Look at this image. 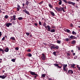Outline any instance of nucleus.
Here are the masks:
<instances>
[{"label": "nucleus", "mask_w": 80, "mask_h": 80, "mask_svg": "<svg viewBox=\"0 0 80 80\" xmlns=\"http://www.w3.org/2000/svg\"><path fill=\"white\" fill-rule=\"evenodd\" d=\"M56 53H57V52H53V55H54L55 56H57V54H56Z\"/></svg>", "instance_id": "393cba45"}, {"label": "nucleus", "mask_w": 80, "mask_h": 80, "mask_svg": "<svg viewBox=\"0 0 80 80\" xmlns=\"http://www.w3.org/2000/svg\"><path fill=\"white\" fill-rule=\"evenodd\" d=\"M22 11L24 12L25 13H26V14H27V15H30V12H29L27 11V9H26L23 10Z\"/></svg>", "instance_id": "39448f33"}, {"label": "nucleus", "mask_w": 80, "mask_h": 80, "mask_svg": "<svg viewBox=\"0 0 80 80\" xmlns=\"http://www.w3.org/2000/svg\"><path fill=\"white\" fill-rule=\"evenodd\" d=\"M78 28H80V26H78ZM79 30L80 31V30Z\"/></svg>", "instance_id": "69168bd1"}, {"label": "nucleus", "mask_w": 80, "mask_h": 80, "mask_svg": "<svg viewBox=\"0 0 80 80\" xmlns=\"http://www.w3.org/2000/svg\"><path fill=\"white\" fill-rule=\"evenodd\" d=\"M10 39L12 41H15V38L14 37H11L10 38Z\"/></svg>", "instance_id": "2eb2a0df"}, {"label": "nucleus", "mask_w": 80, "mask_h": 80, "mask_svg": "<svg viewBox=\"0 0 80 80\" xmlns=\"http://www.w3.org/2000/svg\"><path fill=\"white\" fill-rule=\"evenodd\" d=\"M30 35V37H32V35L31 33V35Z\"/></svg>", "instance_id": "13d9d810"}, {"label": "nucleus", "mask_w": 80, "mask_h": 80, "mask_svg": "<svg viewBox=\"0 0 80 80\" xmlns=\"http://www.w3.org/2000/svg\"><path fill=\"white\" fill-rule=\"evenodd\" d=\"M71 43L72 44V45H75V44L76 43V41H75V40H73L71 42Z\"/></svg>", "instance_id": "a211bd4d"}, {"label": "nucleus", "mask_w": 80, "mask_h": 80, "mask_svg": "<svg viewBox=\"0 0 80 80\" xmlns=\"http://www.w3.org/2000/svg\"><path fill=\"white\" fill-rule=\"evenodd\" d=\"M5 72V71L4 70L2 71V72L3 73H4Z\"/></svg>", "instance_id": "338daca9"}, {"label": "nucleus", "mask_w": 80, "mask_h": 80, "mask_svg": "<svg viewBox=\"0 0 80 80\" xmlns=\"http://www.w3.org/2000/svg\"><path fill=\"white\" fill-rule=\"evenodd\" d=\"M58 48H59V46H56V47H55V49H56V50H57Z\"/></svg>", "instance_id": "c85d7f7f"}, {"label": "nucleus", "mask_w": 80, "mask_h": 80, "mask_svg": "<svg viewBox=\"0 0 80 80\" xmlns=\"http://www.w3.org/2000/svg\"><path fill=\"white\" fill-rule=\"evenodd\" d=\"M57 43H59V44H60L61 43V41L60 40H58L57 41Z\"/></svg>", "instance_id": "4c0bfd02"}, {"label": "nucleus", "mask_w": 80, "mask_h": 80, "mask_svg": "<svg viewBox=\"0 0 80 80\" xmlns=\"http://www.w3.org/2000/svg\"><path fill=\"white\" fill-rule=\"evenodd\" d=\"M8 17V15H6L4 16V18H5L6 19H7Z\"/></svg>", "instance_id": "473e14b6"}, {"label": "nucleus", "mask_w": 80, "mask_h": 80, "mask_svg": "<svg viewBox=\"0 0 80 80\" xmlns=\"http://www.w3.org/2000/svg\"><path fill=\"white\" fill-rule=\"evenodd\" d=\"M66 32H68V33H70V30L68 29H66Z\"/></svg>", "instance_id": "72a5a7b5"}, {"label": "nucleus", "mask_w": 80, "mask_h": 80, "mask_svg": "<svg viewBox=\"0 0 80 80\" xmlns=\"http://www.w3.org/2000/svg\"><path fill=\"white\" fill-rule=\"evenodd\" d=\"M29 2L28 1H27L26 3V5L28 6V4H29Z\"/></svg>", "instance_id": "2f4dec72"}, {"label": "nucleus", "mask_w": 80, "mask_h": 80, "mask_svg": "<svg viewBox=\"0 0 80 80\" xmlns=\"http://www.w3.org/2000/svg\"><path fill=\"white\" fill-rule=\"evenodd\" d=\"M11 20H16V16L14 15L12 16L11 17Z\"/></svg>", "instance_id": "20e7f679"}, {"label": "nucleus", "mask_w": 80, "mask_h": 80, "mask_svg": "<svg viewBox=\"0 0 80 80\" xmlns=\"http://www.w3.org/2000/svg\"><path fill=\"white\" fill-rule=\"evenodd\" d=\"M16 50H18V49H19V48H18V47H16L15 48Z\"/></svg>", "instance_id": "8fccbe9b"}, {"label": "nucleus", "mask_w": 80, "mask_h": 80, "mask_svg": "<svg viewBox=\"0 0 80 80\" xmlns=\"http://www.w3.org/2000/svg\"><path fill=\"white\" fill-rule=\"evenodd\" d=\"M22 6H23V7H24V6H25V4L23 3L22 4Z\"/></svg>", "instance_id": "052dcab7"}, {"label": "nucleus", "mask_w": 80, "mask_h": 80, "mask_svg": "<svg viewBox=\"0 0 80 80\" xmlns=\"http://www.w3.org/2000/svg\"><path fill=\"white\" fill-rule=\"evenodd\" d=\"M20 8H17V11L18 12V11H19V10H20Z\"/></svg>", "instance_id": "c03bdc74"}, {"label": "nucleus", "mask_w": 80, "mask_h": 80, "mask_svg": "<svg viewBox=\"0 0 80 80\" xmlns=\"http://www.w3.org/2000/svg\"><path fill=\"white\" fill-rule=\"evenodd\" d=\"M71 4H72V5H73L74 6V5H75V3L73 2H72Z\"/></svg>", "instance_id": "79ce46f5"}, {"label": "nucleus", "mask_w": 80, "mask_h": 80, "mask_svg": "<svg viewBox=\"0 0 80 80\" xmlns=\"http://www.w3.org/2000/svg\"><path fill=\"white\" fill-rule=\"evenodd\" d=\"M11 61H12L13 62H15V59H12L11 60Z\"/></svg>", "instance_id": "58836bf2"}, {"label": "nucleus", "mask_w": 80, "mask_h": 80, "mask_svg": "<svg viewBox=\"0 0 80 80\" xmlns=\"http://www.w3.org/2000/svg\"><path fill=\"white\" fill-rule=\"evenodd\" d=\"M17 8H20L21 7H20V6H19V5H18V4L17 5Z\"/></svg>", "instance_id": "e433bc0d"}, {"label": "nucleus", "mask_w": 80, "mask_h": 80, "mask_svg": "<svg viewBox=\"0 0 80 80\" xmlns=\"http://www.w3.org/2000/svg\"><path fill=\"white\" fill-rule=\"evenodd\" d=\"M12 25V23L9 22L8 23H7L6 25L5 26H7V27H9L10 25Z\"/></svg>", "instance_id": "6e6552de"}, {"label": "nucleus", "mask_w": 80, "mask_h": 80, "mask_svg": "<svg viewBox=\"0 0 80 80\" xmlns=\"http://www.w3.org/2000/svg\"><path fill=\"white\" fill-rule=\"evenodd\" d=\"M48 6L51 8H53V6L51 4H49Z\"/></svg>", "instance_id": "4be33fe9"}, {"label": "nucleus", "mask_w": 80, "mask_h": 80, "mask_svg": "<svg viewBox=\"0 0 80 80\" xmlns=\"http://www.w3.org/2000/svg\"><path fill=\"white\" fill-rule=\"evenodd\" d=\"M65 5H64V4H62V6L63 7H64V6H65Z\"/></svg>", "instance_id": "6e6d98bb"}, {"label": "nucleus", "mask_w": 80, "mask_h": 80, "mask_svg": "<svg viewBox=\"0 0 80 80\" xmlns=\"http://www.w3.org/2000/svg\"><path fill=\"white\" fill-rule=\"evenodd\" d=\"M2 13V11L1 9H0V13Z\"/></svg>", "instance_id": "4d7b16f0"}, {"label": "nucleus", "mask_w": 80, "mask_h": 80, "mask_svg": "<svg viewBox=\"0 0 80 80\" xmlns=\"http://www.w3.org/2000/svg\"><path fill=\"white\" fill-rule=\"evenodd\" d=\"M65 40L66 42H68V41H69V39L68 38H66L65 39Z\"/></svg>", "instance_id": "ea45409f"}, {"label": "nucleus", "mask_w": 80, "mask_h": 80, "mask_svg": "<svg viewBox=\"0 0 80 80\" xmlns=\"http://www.w3.org/2000/svg\"><path fill=\"white\" fill-rule=\"evenodd\" d=\"M53 65H54L55 67H58L59 68H61L62 67V65H61V66H59V65H59V64L56 63L54 64Z\"/></svg>", "instance_id": "0eeeda50"}, {"label": "nucleus", "mask_w": 80, "mask_h": 80, "mask_svg": "<svg viewBox=\"0 0 80 80\" xmlns=\"http://www.w3.org/2000/svg\"><path fill=\"white\" fill-rule=\"evenodd\" d=\"M45 76H46V74H41V77L43 78L45 77Z\"/></svg>", "instance_id": "6ab92c4d"}, {"label": "nucleus", "mask_w": 80, "mask_h": 80, "mask_svg": "<svg viewBox=\"0 0 80 80\" xmlns=\"http://www.w3.org/2000/svg\"><path fill=\"white\" fill-rule=\"evenodd\" d=\"M19 20H23V18L22 17H20L18 18Z\"/></svg>", "instance_id": "bb28decb"}, {"label": "nucleus", "mask_w": 80, "mask_h": 80, "mask_svg": "<svg viewBox=\"0 0 80 80\" xmlns=\"http://www.w3.org/2000/svg\"><path fill=\"white\" fill-rule=\"evenodd\" d=\"M27 52H31V51H32V49H28L27 50Z\"/></svg>", "instance_id": "7c9ffc66"}, {"label": "nucleus", "mask_w": 80, "mask_h": 80, "mask_svg": "<svg viewBox=\"0 0 80 80\" xmlns=\"http://www.w3.org/2000/svg\"><path fill=\"white\" fill-rule=\"evenodd\" d=\"M72 2L69 1L68 2V4H72Z\"/></svg>", "instance_id": "37998d69"}, {"label": "nucleus", "mask_w": 80, "mask_h": 80, "mask_svg": "<svg viewBox=\"0 0 80 80\" xmlns=\"http://www.w3.org/2000/svg\"><path fill=\"white\" fill-rule=\"evenodd\" d=\"M55 8L58 12H62V10L64 12H65V10H64V9H63V8L60 7L58 8L57 7H56Z\"/></svg>", "instance_id": "f257e3e1"}, {"label": "nucleus", "mask_w": 80, "mask_h": 80, "mask_svg": "<svg viewBox=\"0 0 80 80\" xmlns=\"http://www.w3.org/2000/svg\"><path fill=\"white\" fill-rule=\"evenodd\" d=\"M78 50H80V47H78Z\"/></svg>", "instance_id": "680f3d73"}, {"label": "nucleus", "mask_w": 80, "mask_h": 80, "mask_svg": "<svg viewBox=\"0 0 80 80\" xmlns=\"http://www.w3.org/2000/svg\"><path fill=\"white\" fill-rule=\"evenodd\" d=\"M77 58V56H75L74 57V58Z\"/></svg>", "instance_id": "bf43d9fd"}, {"label": "nucleus", "mask_w": 80, "mask_h": 80, "mask_svg": "<svg viewBox=\"0 0 80 80\" xmlns=\"http://www.w3.org/2000/svg\"><path fill=\"white\" fill-rule=\"evenodd\" d=\"M59 1H60L58 2L59 5H62V0H59Z\"/></svg>", "instance_id": "cd10ccee"}, {"label": "nucleus", "mask_w": 80, "mask_h": 80, "mask_svg": "<svg viewBox=\"0 0 80 80\" xmlns=\"http://www.w3.org/2000/svg\"><path fill=\"white\" fill-rule=\"evenodd\" d=\"M27 56L29 57H31L32 56V55L31 53H28L27 55Z\"/></svg>", "instance_id": "aec40b11"}, {"label": "nucleus", "mask_w": 80, "mask_h": 80, "mask_svg": "<svg viewBox=\"0 0 80 80\" xmlns=\"http://www.w3.org/2000/svg\"><path fill=\"white\" fill-rule=\"evenodd\" d=\"M2 35V32H0V37H1V36Z\"/></svg>", "instance_id": "864d4df0"}, {"label": "nucleus", "mask_w": 80, "mask_h": 80, "mask_svg": "<svg viewBox=\"0 0 80 80\" xmlns=\"http://www.w3.org/2000/svg\"><path fill=\"white\" fill-rule=\"evenodd\" d=\"M71 52H72V53L73 52V50H72Z\"/></svg>", "instance_id": "0e129e2a"}, {"label": "nucleus", "mask_w": 80, "mask_h": 80, "mask_svg": "<svg viewBox=\"0 0 80 80\" xmlns=\"http://www.w3.org/2000/svg\"><path fill=\"white\" fill-rule=\"evenodd\" d=\"M72 55H73V56H74V55H75V53H73Z\"/></svg>", "instance_id": "5fc2aeb1"}, {"label": "nucleus", "mask_w": 80, "mask_h": 80, "mask_svg": "<svg viewBox=\"0 0 80 80\" xmlns=\"http://www.w3.org/2000/svg\"><path fill=\"white\" fill-rule=\"evenodd\" d=\"M39 24L40 25H42V22L40 21H39Z\"/></svg>", "instance_id": "a18cd8bd"}, {"label": "nucleus", "mask_w": 80, "mask_h": 80, "mask_svg": "<svg viewBox=\"0 0 80 80\" xmlns=\"http://www.w3.org/2000/svg\"><path fill=\"white\" fill-rule=\"evenodd\" d=\"M34 25H35V26H38V24H37V23H35L34 24Z\"/></svg>", "instance_id": "09e8293b"}, {"label": "nucleus", "mask_w": 80, "mask_h": 80, "mask_svg": "<svg viewBox=\"0 0 80 80\" xmlns=\"http://www.w3.org/2000/svg\"><path fill=\"white\" fill-rule=\"evenodd\" d=\"M67 55L68 56H70L71 55L69 53H67Z\"/></svg>", "instance_id": "3c124183"}, {"label": "nucleus", "mask_w": 80, "mask_h": 80, "mask_svg": "<svg viewBox=\"0 0 80 80\" xmlns=\"http://www.w3.org/2000/svg\"><path fill=\"white\" fill-rule=\"evenodd\" d=\"M62 8H63V9H64V8H65V9H67V8H66V6H64V7H63Z\"/></svg>", "instance_id": "de8ad7c7"}, {"label": "nucleus", "mask_w": 80, "mask_h": 80, "mask_svg": "<svg viewBox=\"0 0 80 80\" xmlns=\"http://www.w3.org/2000/svg\"><path fill=\"white\" fill-rule=\"evenodd\" d=\"M5 37L6 38H7V36H5L4 37V38Z\"/></svg>", "instance_id": "e2e57ef3"}, {"label": "nucleus", "mask_w": 80, "mask_h": 80, "mask_svg": "<svg viewBox=\"0 0 80 80\" xmlns=\"http://www.w3.org/2000/svg\"><path fill=\"white\" fill-rule=\"evenodd\" d=\"M7 77V74H5L4 75H3L2 76H0V78H1L2 79H5Z\"/></svg>", "instance_id": "423d86ee"}, {"label": "nucleus", "mask_w": 80, "mask_h": 80, "mask_svg": "<svg viewBox=\"0 0 80 80\" xmlns=\"http://www.w3.org/2000/svg\"><path fill=\"white\" fill-rule=\"evenodd\" d=\"M63 68H67V64H63Z\"/></svg>", "instance_id": "5701e85b"}, {"label": "nucleus", "mask_w": 80, "mask_h": 80, "mask_svg": "<svg viewBox=\"0 0 80 80\" xmlns=\"http://www.w3.org/2000/svg\"><path fill=\"white\" fill-rule=\"evenodd\" d=\"M30 73L31 75H33V76H34V78H37V77H38V74L35 73V72L30 71Z\"/></svg>", "instance_id": "f03ea898"}, {"label": "nucleus", "mask_w": 80, "mask_h": 80, "mask_svg": "<svg viewBox=\"0 0 80 80\" xmlns=\"http://www.w3.org/2000/svg\"><path fill=\"white\" fill-rule=\"evenodd\" d=\"M77 67L78 69H79V70H80V67H78V66H77Z\"/></svg>", "instance_id": "603ef678"}, {"label": "nucleus", "mask_w": 80, "mask_h": 80, "mask_svg": "<svg viewBox=\"0 0 80 80\" xmlns=\"http://www.w3.org/2000/svg\"><path fill=\"white\" fill-rule=\"evenodd\" d=\"M70 38H71V39H77V38L73 35H71L70 36Z\"/></svg>", "instance_id": "1a4fd4ad"}, {"label": "nucleus", "mask_w": 80, "mask_h": 80, "mask_svg": "<svg viewBox=\"0 0 80 80\" xmlns=\"http://www.w3.org/2000/svg\"><path fill=\"white\" fill-rule=\"evenodd\" d=\"M2 52V54H4L5 53V51L4 50L2 49V48H0V52Z\"/></svg>", "instance_id": "4468645a"}, {"label": "nucleus", "mask_w": 80, "mask_h": 80, "mask_svg": "<svg viewBox=\"0 0 80 80\" xmlns=\"http://www.w3.org/2000/svg\"><path fill=\"white\" fill-rule=\"evenodd\" d=\"M43 26L44 27H45V28H46V30H48V26H50L49 25H47V26H46V23L44 22V25H43Z\"/></svg>", "instance_id": "f8f14e48"}, {"label": "nucleus", "mask_w": 80, "mask_h": 80, "mask_svg": "<svg viewBox=\"0 0 80 80\" xmlns=\"http://www.w3.org/2000/svg\"><path fill=\"white\" fill-rule=\"evenodd\" d=\"M76 7V8H78V6H76V7Z\"/></svg>", "instance_id": "774afa93"}, {"label": "nucleus", "mask_w": 80, "mask_h": 80, "mask_svg": "<svg viewBox=\"0 0 80 80\" xmlns=\"http://www.w3.org/2000/svg\"><path fill=\"white\" fill-rule=\"evenodd\" d=\"M5 37H3L2 39V41H5Z\"/></svg>", "instance_id": "49530a36"}, {"label": "nucleus", "mask_w": 80, "mask_h": 80, "mask_svg": "<svg viewBox=\"0 0 80 80\" xmlns=\"http://www.w3.org/2000/svg\"><path fill=\"white\" fill-rule=\"evenodd\" d=\"M43 1H41V2H39L38 3V4H39V5H42V4H43Z\"/></svg>", "instance_id": "c9c22d12"}, {"label": "nucleus", "mask_w": 80, "mask_h": 80, "mask_svg": "<svg viewBox=\"0 0 80 80\" xmlns=\"http://www.w3.org/2000/svg\"><path fill=\"white\" fill-rule=\"evenodd\" d=\"M72 35H76V34H77V32H75V31H73L72 32Z\"/></svg>", "instance_id": "c756f323"}, {"label": "nucleus", "mask_w": 80, "mask_h": 80, "mask_svg": "<svg viewBox=\"0 0 80 80\" xmlns=\"http://www.w3.org/2000/svg\"><path fill=\"white\" fill-rule=\"evenodd\" d=\"M47 27H48V29L47 30L48 31V32H50L52 33L55 32V30L54 29H52L51 30V27H50V26H48Z\"/></svg>", "instance_id": "7ed1b4c3"}, {"label": "nucleus", "mask_w": 80, "mask_h": 80, "mask_svg": "<svg viewBox=\"0 0 80 80\" xmlns=\"http://www.w3.org/2000/svg\"><path fill=\"white\" fill-rule=\"evenodd\" d=\"M70 66L72 68H75V67H74L75 66V64H70Z\"/></svg>", "instance_id": "dca6fc26"}, {"label": "nucleus", "mask_w": 80, "mask_h": 80, "mask_svg": "<svg viewBox=\"0 0 80 80\" xmlns=\"http://www.w3.org/2000/svg\"><path fill=\"white\" fill-rule=\"evenodd\" d=\"M51 15H52V16H53V17H55V13L54 12L51 11H49Z\"/></svg>", "instance_id": "9d476101"}, {"label": "nucleus", "mask_w": 80, "mask_h": 80, "mask_svg": "<svg viewBox=\"0 0 80 80\" xmlns=\"http://www.w3.org/2000/svg\"><path fill=\"white\" fill-rule=\"evenodd\" d=\"M63 70L64 71H65V72H67V71H68V69L67 68H63Z\"/></svg>", "instance_id": "412c9836"}, {"label": "nucleus", "mask_w": 80, "mask_h": 80, "mask_svg": "<svg viewBox=\"0 0 80 80\" xmlns=\"http://www.w3.org/2000/svg\"><path fill=\"white\" fill-rule=\"evenodd\" d=\"M62 1H63V2H64L65 3H68V1H67V0H62Z\"/></svg>", "instance_id": "f704fd0d"}, {"label": "nucleus", "mask_w": 80, "mask_h": 80, "mask_svg": "<svg viewBox=\"0 0 80 80\" xmlns=\"http://www.w3.org/2000/svg\"><path fill=\"white\" fill-rule=\"evenodd\" d=\"M26 34L28 36V37L29 35H30V32H26Z\"/></svg>", "instance_id": "a878e982"}, {"label": "nucleus", "mask_w": 80, "mask_h": 80, "mask_svg": "<svg viewBox=\"0 0 80 80\" xmlns=\"http://www.w3.org/2000/svg\"><path fill=\"white\" fill-rule=\"evenodd\" d=\"M70 27H73V24L72 23H71L70 24Z\"/></svg>", "instance_id": "a19ab883"}, {"label": "nucleus", "mask_w": 80, "mask_h": 80, "mask_svg": "<svg viewBox=\"0 0 80 80\" xmlns=\"http://www.w3.org/2000/svg\"><path fill=\"white\" fill-rule=\"evenodd\" d=\"M68 72L69 74H72L73 73V72L72 70H69L68 71Z\"/></svg>", "instance_id": "ddd939ff"}, {"label": "nucleus", "mask_w": 80, "mask_h": 80, "mask_svg": "<svg viewBox=\"0 0 80 80\" xmlns=\"http://www.w3.org/2000/svg\"><path fill=\"white\" fill-rule=\"evenodd\" d=\"M8 51H9L8 48H6L4 49V52H8Z\"/></svg>", "instance_id": "f3484780"}, {"label": "nucleus", "mask_w": 80, "mask_h": 80, "mask_svg": "<svg viewBox=\"0 0 80 80\" xmlns=\"http://www.w3.org/2000/svg\"><path fill=\"white\" fill-rule=\"evenodd\" d=\"M42 58L43 60H45V59L46 58V57H45V54H42Z\"/></svg>", "instance_id": "9b49d317"}, {"label": "nucleus", "mask_w": 80, "mask_h": 80, "mask_svg": "<svg viewBox=\"0 0 80 80\" xmlns=\"http://www.w3.org/2000/svg\"><path fill=\"white\" fill-rule=\"evenodd\" d=\"M51 48V50H52V49H55V46H52Z\"/></svg>", "instance_id": "b1692460"}]
</instances>
